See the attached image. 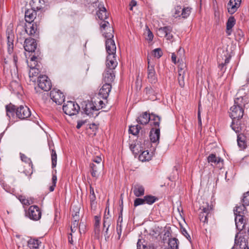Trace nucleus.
Listing matches in <instances>:
<instances>
[{"mask_svg":"<svg viewBox=\"0 0 249 249\" xmlns=\"http://www.w3.org/2000/svg\"><path fill=\"white\" fill-rule=\"evenodd\" d=\"M243 97H237L234 100V104L230 108V117L232 119L231 126L236 133H239L244 128V125L241 124L240 119L244 114L243 107L245 104L242 102Z\"/></svg>","mask_w":249,"mask_h":249,"instance_id":"1","label":"nucleus"},{"mask_svg":"<svg viewBox=\"0 0 249 249\" xmlns=\"http://www.w3.org/2000/svg\"><path fill=\"white\" fill-rule=\"evenodd\" d=\"M149 143L147 138V139L145 137L142 139L140 138L136 142L129 143V148L135 156H136L144 150V146Z\"/></svg>","mask_w":249,"mask_h":249,"instance_id":"2","label":"nucleus"},{"mask_svg":"<svg viewBox=\"0 0 249 249\" xmlns=\"http://www.w3.org/2000/svg\"><path fill=\"white\" fill-rule=\"evenodd\" d=\"M63 110L65 114L72 116L78 113L80 107L75 102L69 101L63 105Z\"/></svg>","mask_w":249,"mask_h":249,"instance_id":"3","label":"nucleus"},{"mask_svg":"<svg viewBox=\"0 0 249 249\" xmlns=\"http://www.w3.org/2000/svg\"><path fill=\"white\" fill-rule=\"evenodd\" d=\"M242 232L239 236L236 235L234 239V244L233 247L243 249L248 247V239L246 237V231H242Z\"/></svg>","mask_w":249,"mask_h":249,"instance_id":"4","label":"nucleus"},{"mask_svg":"<svg viewBox=\"0 0 249 249\" xmlns=\"http://www.w3.org/2000/svg\"><path fill=\"white\" fill-rule=\"evenodd\" d=\"M26 215L31 220L37 221L41 217V212L37 206L32 205L30 206L28 211L26 212Z\"/></svg>","mask_w":249,"mask_h":249,"instance_id":"5","label":"nucleus"},{"mask_svg":"<svg viewBox=\"0 0 249 249\" xmlns=\"http://www.w3.org/2000/svg\"><path fill=\"white\" fill-rule=\"evenodd\" d=\"M37 82L39 88L44 91H47L51 89L52 83L47 76L39 75L38 77Z\"/></svg>","mask_w":249,"mask_h":249,"instance_id":"6","label":"nucleus"},{"mask_svg":"<svg viewBox=\"0 0 249 249\" xmlns=\"http://www.w3.org/2000/svg\"><path fill=\"white\" fill-rule=\"evenodd\" d=\"M200 210L201 211L199 214L200 220L204 223H207L208 217L211 215V212L212 211V207L206 203L205 205L201 206Z\"/></svg>","mask_w":249,"mask_h":249,"instance_id":"7","label":"nucleus"},{"mask_svg":"<svg viewBox=\"0 0 249 249\" xmlns=\"http://www.w3.org/2000/svg\"><path fill=\"white\" fill-rule=\"evenodd\" d=\"M6 36L7 38V52L9 54H11L14 52V41L15 39L14 31L10 28L7 29Z\"/></svg>","mask_w":249,"mask_h":249,"instance_id":"8","label":"nucleus"},{"mask_svg":"<svg viewBox=\"0 0 249 249\" xmlns=\"http://www.w3.org/2000/svg\"><path fill=\"white\" fill-rule=\"evenodd\" d=\"M40 53V52L37 50L36 53L33 55H31L29 61H27L28 65L30 68H40V60H41Z\"/></svg>","mask_w":249,"mask_h":249,"instance_id":"9","label":"nucleus"},{"mask_svg":"<svg viewBox=\"0 0 249 249\" xmlns=\"http://www.w3.org/2000/svg\"><path fill=\"white\" fill-rule=\"evenodd\" d=\"M50 97L56 104L61 105L65 100V95L59 89H53L50 92Z\"/></svg>","mask_w":249,"mask_h":249,"instance_id":"10","label":"nucleus"},{"mask_svg":"<svg viewBox=\"0 0 249 249\" xmlns=\"http://www.w3.org/2000/svg\"><path fill=\"white\" fill-rule=\"evenodd\" d=\"M31 115L30 109L27 106H20L17 107L16 116L21 119L24 120L29 117Z\"/></svg>","mask_w":249,"mask_h":249,"instance_id":"11","label":"nucleus"},{"mask_svg":"<svg viewBox=\"0 0 249 249\" xmlns=\"http://www.w3.org/2000/svg\"><path fill=\"white\" fill-rule=\"evenodd\" d=\"M172 32V28L169 26L160 27L157 30V35L159 37H165L169 40H171L173 37Z\"/></svg>","mask_w":249,"mask_h":249,"instance_id":"12","label":"nucleus"},{"mask_svg":"<svg viewBox=\"0 0 249 249\" xmlns=\"http://www.w3.org/2000/svg\"><path fill=\"white\" fill-rule=\"evenodd\" d=\"M37 43L35 39L29 37L26 38L24 41V50L29 52L36 53L35 50L36 49Z\"/></svg>","mask_w":249,"mask_h":249,"instance_id":"13","label":"nucleus"},{"mask_svg":"<svg viewBox=\"0 0 249 249\" xmlns=\"http://www.w3.org/2000/svg\"><path fill=\"white\" fill-rule=\"evenodd\" d=\"M85 113L89 117H95L97 116V111L99 108H97L93 102H88L84 107Z\"/></svg>","mask_w":249,"mask_h":249,"instance_id":"14","label":"nucleus"},{"mask_svg":"<svg viewBox=\"0 0 249 249\" xmlns=\"http://www.w3.org/2000/svg\"><path fill=\"white\" fill-rule=\"evenodd\" d=\"M186 70V66L183 63L179 64L178 67V81L180 87L183 88L185 85L184 83V75Z\"/></svg>","mask_w":249,"mask_h":249,"instance_id":"15","label":"nucleus"},{"mask_svg":"<svg viewBox=\"0 0 249 249\" xmlns=\"http://www.w3.org/2000/svg\"><path fill=\"white\" fill-rule=\"evenodd\" d=\"M115 71L111 70V69H105L103 74V81L105 83L111 85L115 77Z\"/></svg>","mask_w":249,"mask_h":249,"instance_id":"16","label":"nucleus"},{"mask_svg":"<svg viewBox=\"0 0 249 249\" xmlns=\"http://www.w3.org/2000/svg\"><path fill=\"white\" fill-rule=\"evenodd\" d=\"M25 31L30 36H33L35 37L38 36L39 31L36 22H34L32 24L29 23L28 26L26 25Z\"/></svg>","mask_w":249,"mask_h":249,"instance_id":"17","label":"nucleus"},{"mask_svg":"<svg viewBox=\"0 0 249 249\" xmlns=\"http://www.w3.org/2000/svg\"><path fill=\"white\" fill-rule=\"evenodd\" d=\"M118 65V62L116 59V54L107 55L106 60V69H111L115 71Z\"/></svg>","mask_w":249,"mask_h":249,"instance_id":"18","label":"nucleus"},{"mask_svg":"<svg viewBox=\"0 0 249 249\" xmlns=\"http://www.w3.org/2000/svg\"><path fill=\"white\" fill-rule=\"evenodd\" d=\"M147 78L151 84H155L158 81L154 65L147 66Z\"/></svg>","mask_w":249,"mask_h":249,"instance_id":"19","label":"nucleus"},{"mask_svg":"<svg viewBox=\"0 0 249 249\" xmlns=\"http://www.w3.org/2000/svg\"><path fill=\"white\" fill-rule=\"evenodd\" d=\"M6 112V116L8 117L9 120L12 122H15L14 119L17 111V107L12 104H10L5 106Z\"/></svg>","mask_w":249,"mask_h":249,"instance_id":"20","label":"nucleus"},{"mask_svg":"<svg viewBox=\"0 0 249 249\" xmlns=\"http://www.w3.org/2000/svg\"><path fill=\"white\" fill-rule=\"evenodd\" d=\"M245 216L237 215L235 217V222L237 229L240 231H246L247 224L245 223Z\"/></svg>","mask_w":249,"mask_h":249,"instance_id":"21","label":"nucleus"},{"mask_svg":"<svg viewBox=\"0 0 249 249\" xmlns=\"http://www.w3.org/2000/svg\"><path fill=\"white\" fill-rule=\"evenodd\" d=\"M112 88L111 85L105 83L99 90V95L104 99H107Z\"/></svg>","mask_w":249,"mask_h":249,"instance_id":"22","label":"nucleus"},{"mask_svg":"<svg viewBox=\"0 0 249 249\" xmlns=\"http://www.w3.org/2000/svg\"><path fill=\"white\" fill-rule=\"evenodd\" d=\"M106 49L108 55L116 54V47L114 40H106Z\"/></svg>","mask_w":249,"mask_h":249,"instance_id":"23","label":"nucleus"},{"mask_svg":"<svg viewBox=\"0 0 249 249\" xmlns=\"http://www.w3.org/2000/svg\"><path fill=\"white\" fill-rule=\"evenodd\" d=\"M208 162L209 163H211V165H219V167L221 168L220 163L222 165L223 160L219 157H216L215 154H210L207 158Z\"/></svg>","mask_w":249,"mask_h":249,"instance_id":"24","label":"nucleus"},{"mask_svg":"<svg viewBox=\"0 0 249 249\" xmlns=\"http://www.w3.org/2000/svg\"><path fill=\"white\" fill-rule=\"evenodd\" d=\"M36 11L32 8L27 10L25 13V19L26 21L29 23H31L33 22L36 16Z\"/></svg>","mask_w":249,"mask_h":249,"instance_id":"25","label":"nucleus"},{"mask_svg":"<svg viewBox=\"0 0 249 249\" xmlns=\"http://www.w3.org/2000/svg\"><path fill=\"white\" fill-rule=\"evenodd\" d=\"M160 136V128H152L150 131L149 138L151 142L155 143L159 142Z\"/></svg>","mask_w":249,"mask_h":249,"instance_id":"26","label":"nucleus"},{"mask_svg":"<svg viewBox=\"0 0 249 249\" xmlns=\"http://www.w3.org/2000/svg\"><path fill=\"white\" fill-rule=\"evenodd\" d=\"M241 131L237 134V142L239 147L241 149H244L247 147L246 137L243 134L241 133Z\"/></svg>","mask_w":249,"mask_h":249,"instance_id":"27","label":"nucleus"},{"mask_svg":"<svg viewBox=\"0 0 249 249\" xmlns=\"http://www.w3.org/2000/svg\"><path fill=\"white\" fill-rule=\"evenodd\" d=\"M96 14L100 20H106L108 18L106 9L104 5L101 3L98 5V10Z\"/></svg>","mask_w":249,"mask_h":249,"instance_id":"28","label":"nucleus"},{"mask_svg":"<svg viewBox=\"0 0 249 249\" xmlns=\"http://www.w3.org/2000/svg\"><path fill=\"white\" fill-rule=\"evenodd\" d=\"M150 120V114L148 113L147 112H143L138 118L137 119V122L142 125H145L148 124Z\"/></svg>","mask_w":249,"mask_h":249,"instance_id":"29","label":"nucleus"},{"mask_svg":"<svg viewBox=\"0 0 249 249\" xmlns=\"http://www.w3.org/2000/svg\"><path fill=\"white\" fill-rule=\"evenodd\" d=\"M160 117L154 113L150 114V120L149 121L150 125L154 128H160Z\"/></svg>","mask_w":249,"mask_h":249,"instance_id":"30","label":"nucleus"},{"mask_svg":"<svg viewBox=\"0 0 249 249\" xmlns=\"http://www.w3.org/2000/svg\"><path fill=\"white\" fill-rule=\"evenodd\" d=\"M44 2V0H31L30 2V5L32 9L38 11L43 8Z\"/></svg>","mask_w":249,"mask_h":249,"instance_id":"31","label":"nucleus"},{"mask_svg":"<svg viewBox=\"0 0 249 249\" xmlns=\"http://www.w3.org/2000/svg\"><path fill=\"white\" fill-rule=\"evenodd\" d=\"M103 167V164H96L92 163L90 164V173L92 177L97 178L98 177V173L99 170H101Z\"/></svg>","mask_w":249,"mask_h":249,"instance_id":"32","label":"nucleus"},{"mask_svg":"<svg viewBox=\"0 0 249 249\" xmlns=\"http://www.w3.org/2000/svg\"><path fill=\"white\" fill-rule=\"evenodd\" d=\"M133 192L136 196H141L144 194V188L142 185L137 184L134 186Z\"/></svg>","mask_w":249,"mask_h":249,"instance_id":"33","label":"nucleus"},{"mask_svg":"<svg viewBox=\"0 0 249 249\" xmlns=\"http://www.w3.org/2000/svg\"><path fill=\"white\" fill-rule=\"evenodd\" d=\"M246 213V206L244 204H240L239 206H236L234 209V213L235 216L240 215L245 216Z\"/></svg>","mask_w":249,"mask_h":249,"instance_id":"34","label":"nucleus"},{"mask_svg":"<svg viewBox=\"0 0 249 249\" xmlns=\"http://www.w3.org/2000/svg\"><path fill=\"white\" fill-rule=\"evenodd\" d=\"M41 242L37 239L31 238L28 241V247L30 249H38Z\"/></svg>","mask_w":249,"mask_h":249,"instance_id":"35","label":"nucleus"},{"mask_svg":"<svg viewBox=\"0 0 249 249\" xmlns=\"http://www.w3.org/2000/svg\"><path fill=\"white\" fill-rule=\"evenodd\" d=\"M151 154L148 150H142L139 155V159L142 161H149L151 159Z\"/></svg>","mask_w":249,"mask_h":249,"instance_id":"36","label":"nucleus"},{"mask_svg":"<svg viewBox=\"0 0 249 249\" xmlns=\"http://www.w3.org/2000/svg\"><path fill=\"white\" fill-rule=\"evenodd\" d=\"M239 7L240 6L234 3L232 0H230L227 4L228 12L231 15L236 12Z\"/></svg>","mask_w":249,"mask_h":249,"instance_id":"37","label":"nucleus"},{"mask_svg":"<svg viewBox=\"0 0 249 249\" xmlns=\"http://www.w3.org/2000/svg\"><path fill=\"white\" fill-rule=\"evenodd\" d=\"M89 192H90V195H89V197L90 202V206H91V208L92 209L93 208L96 207V197L95 194L94 193V188L91 186H90Z\"/></svg>","mask_w":249,"mask_h":249,"instance_id":"38","label":"nucleus"},{"mask_svg":"<svg viewBox=\"0 0 249 249\" xmlns=\"http://www.w3.org/2000/svg\"><path fill=\"white\" fill-rule=\"evenodd\" d=\"M224 56L225 57L224 61H220V58H218L219 68L221 70L223 69V67L230 62L231 55L227 52L224 53Z\"/></svg>","mask_w":249,"mask_h":249,"instance_id":"39","label":"nucleus"},{"mask_svg":"<svg viewBox=\"0 0 249 249\" xmlns=\"http://www.w3.org/2000/svg\"><path fill=\"white\" fill-rule=\"evenodd\" d=\"M179 242L176 238H173L169 239L168 248L171 249H178Z\"/></svg>","mask_w":249,"mask_h":249,"instance_id":"40","label":"nucleus"},{"mask_svg":"<svg viewBox=\"0 0 249 249\" xmlns=\"http://www.w3.org/2000/svg\"><path fill=\"white\" fill-rule=\"evenodd\" d=\"M94 224L95 232L96 234H99L100 232L101 217L100 216L95 215L94 216Z\"/></svg>","mask_w":249,"mask_h":249,"instance_id":"41","label":"nucleus"},{"mask_svg":"<svg viewBox=\"0 0 249 249\" xmlns=\"http://www.w3.org/2000/svg\"><path fill=\"white\" fill-rule=\"evenodd\" d=\"M107 29V31L104 32L103 34L105 38H106V40H113L112 39L114 37V31L113 29L109 27Z\"/></svg>","mask_w":249,"mask_h":249,"instance_id":"42","label":"nucleus"},{"mask_svg":"<svg viewBox=\"0 0 249 249\" xmlns=\"http://www.w3.org/2000/svg\"><path fill=\"white\" fill-rule=\"evenodd\" d=\"M51 148L50 146V149L51 150L52 167L53 168L56 167L57 164V154L55 150Z\"/></svg>","mask_w":249,"mask_h":249,"instance_id":"43","label":"nucleus"},{"mask_svg":"<svg viewBox=\"0 0 249 249\" xmlns=\"http://www.w3.org/2000/svg\"><path fill=\"white\" fill-rule=\"evenodd\" d=\"M145 203L152 205L158 199L157 198L151 195H146L143 197Z\"/></svg>","mask_w":249,"mask_h":249,"instance_id":"44","label":"nucleus"},{"mask_svg":"<svg viewBox=\"0 0 249 249\" xmlns=\"http://www.w3.org/2000/svg\"><path fill=\"white\" fill-rule=\"evenodd\" d=\"M235 19L234 17L231 16L230 17L227 22L226 23V30L230 31L232 28L234 26L235 24Z\"/></svg>","mask_w":249,"mask_h":249,"instance_id":"45","label":"nucleus"},{"mask_svg":"<svg viewBox=\"0 0 249 249\" xmlns=\"http://www.w3.org/2000/svg\"><path fill=\"white\" fill-rule=\"evenodd\" d=\"M141 127L139 125L131 126L129 128V132L133 135H137L140 131Z\"/></svg>","mask_w":249,"mask_h":249,"instance_id":"46","label":"nucleus"},{"mask_svg":"<svg viewBox=\"0 0 249 249\" xmlns=\"http://www.w3.org/2000/svg\"><path fill=\"white\" fill-rule=\"evenodd\" d=\"M191 9H192L189 7H185L183 9L182 8L181 13V17L184 18H187L190 15Z\"/></svg>","mask_w":249,"mask_h":249,"instance_id":"47","label":"nucleus"},{"mask_svg":"<svg viewBox=\"0 0 249 249\" xmlns=\"http://www.w3.org/2000/svg\"><path fill=\"white\" fill-rule=\"evenodd\" d=\"M111 224V219L109 216H107V215H104L103 219V227L109 228Z\"/></svg>","mask_w":249,"mask_h":249,"instance_id":"48","label":"nucleus"},{"mask_svg":"<svg viewBox=\"0 0 249 249\" xmlns=\"http://www.w3.org/2000/svg\"><path fill=\"white\" fill-rule=\"evenodd\" d=\"M39 68H30L29 72V75L30 77H34L37 76L39 73Z\"/></svg>","mask_w":249,"mask_h":249,"instance_id":"49","label":"nucleus"},{"mask_svg":"<svg viewBox=\"0 0 249 249\" xmlns=\"http://www.w3.org/2000/svg\"><path fill=\"white\" fill-rule=\"evenodd\" d=\"M182 8L180 6H177L175 7L174 12L173 13V17L175 18H177L181 17V13Z\"/></svg>","mask_w":249,"mask_h":249,"instance_id":"50","label":"nucleus"},{"mask_svg":"<svg viewBox=\"0 0 249 249\" xmlns=\"http://www.w3.org/2000/svg\"><path fill=\"white\" fill-rule=\"evenodd\" d=\"M183 52H184L183 49H182L181 48H179V49L178 50L177 54H175V53H172V56H171V59H172V62L175 64H177V63L178 62L177 59L178 57L179 53H183Z\"/></svg>","mask_w":249,"mask_h":249,"instance_id":"51","label":"nucleus"},{"mask_svg":"<svg viewBox=\"0 0 249 249\" xmlns=\"http://www.w3.org/2000/svg\"><path fill=\"white\" fill-rule=\"evenodd\" d=\"M20 155L21 160L25 162L28 163L29 164V166H31V168H33V164L31 159L30 158H28L26 155H25L23 154L20 153Z\"/></svg>","mask_w":249,"mask_h":249,"instance_id":"52","label":"nucleus"},{"mask_svg":"<svg viewBox=\"0 0 249 249\" xmlns=\"http://www.w3.org/2000/svg\"><path fill=\"white\" fill-rule=\"evenodd\" d=\"M243 204L245 206L249 205V191L244 194L242 198Z\"/></svg>","mask_w":249,"mask_h":249,"instance_id":"53","label":"nucleus"},{"mask_svg":"<svg viewBox=\"0 0 249 249\" xmlns=\"http://www.w3.org/2000/svg\"><path fill=\"white\" fill-rule=\"evenodd\" d=\"M153 55L158 58H160L162 55V52L160 48H156L152 51Z\"/></svg>","mask_w":249,"mask_h":249,"instance_id":"54","label":"nucleus"},{"mask_svg":"<svg viewBox=\"0 0 249 249\" xmlns=\"http://www.w3.org/2000/svg\"><path fill=\"white\" fill-rule=\"evenodd\" d=\"M18 199L23 205L28 206L30 205V201L28 199H26L25 196H19Z\"/></svg>","mask_w":249,"mask_h":249,"instance_id":"55","label":"nucleus"},{"mask_svg":"<svg viewBox=\"0 0 249 249\" xmlns=\"http://www.w3.org/2000/svg\"><path fill=\"white\" fill-rule=\"evenodd\" d=\"M144 204H145L144 198H137L135 199L134 202V206L135 207Z\"/></svg>","mask_w":249,"mask_h":249,"instance_id":"56","label":"nucleus"},{"mask_svg":"<svg viewBox=\"0 0 249 249\" xmlns=\"http://www.w3.org/2000/svg\"><path fill=\"white\" fill-rule=\"evenodd\" d=\"M19 55H20L19 54V51H15L13 55V62L14 63L15 66L16 67H17L18 59Z\"/></svg>","mask_w":249,"mask_h":249,"instance_id":"57","label":"nucleus"},{"mask_svg":"<svg viewBox=\"0 0 249 249\" xmlns=\"http://www.w3.org/2000/svg\"><path fill=\"white\" fill-rule=\"evenodd\" d=\"M79 226V222L73 221H72L71 226V232H75L77 230L78 227Z\"/></svg>","mask_w":249,"mask_h":249,"instance_id":"58","label":"nucleus"},{"mask_svg":"<svg viewBox=\"0 0 249 249\" xmlns=\"http://www.w3.org/2000/svg\"><path fill=\"white\" fill-rule=\"evenodd\" d=\"M146 30H147V35L146 37V39L147 40H149L150 41H152V40L153 39L154 35H153L152 32L150 31V30L147 26H146Z\"/></svg>","mask_w":249,"mask_h":249,"instance_id":"59","label":"nucleus"},{"mask_svg":"<svg viewBox=\"0 0 249 249\" xmlns=\"http://www.w3.org/2000/svg\"><path fill=\"white\" fill-rule=\"evenodd\" d=\"M116 231L118 235V239H119L121 237L122 231V224H117Z\"/></svg>","mask_w":249,"mask_h":249,"instance_id":"60","label":"nucleus"},{"mask_svg":"<svg viewBox=\"0 0 249 249\" xmlns=\"http://www.w3.org/2000/svg\"><path fill=\"white\" fill-rule=\"evenodd\" d=\"M181 233H182V234L183 235H184L188 240H191V237L189 235V234L188 233V232L185 229L181 228Z\"/></svg>","mask_w":249,"mask_h":249,"instance_id":"61","label":"nucleus"},{"mask_svg":"<svg viewBox=\"0 0 249 249\" xmlns=\"http://www.w3.org/2000/svg\"><path fill=\"white\" fill-rule=\"evenodd\" d=\"M93 161L94 162V163H95L96 164L100 165V164H103L101 163L102 161V159L100 157H95L93 160Z\"/></svg>","mask_w":249,"mask_h":249,"instance_id":"62","label":"nucleus"},{"mask_svg":"<svg viewBox=\"0 0 249 249\" xmlns=\"http://www.w3.org/2000/svg\"><path fill=\"white\" fill-rule=\"evenodd\" d=\"M142 245V249H145L146 246L145 245L142 244V242L141 239H139L137 244V249H141V245Z\"/></svg>","mask_w":249,"mask_h":249,"instance_id":"63","label":"nucleus"},{"mask_svg":"<svg viewBox=\"0 0 249 249\" xmlns=\"http://www.w3.org/2000/svg\"><path fill=\"white\" fill-rule=\"evenodd\" d=\"M103 21L100 23L101 28L104 29H105V28L107 26V25H109V23L108 21H106L105 20H102Z\"/></svg>","mask_w":249,"mask_h":249,"instance_id":"64","label":"nucleus"}]
</instances>
